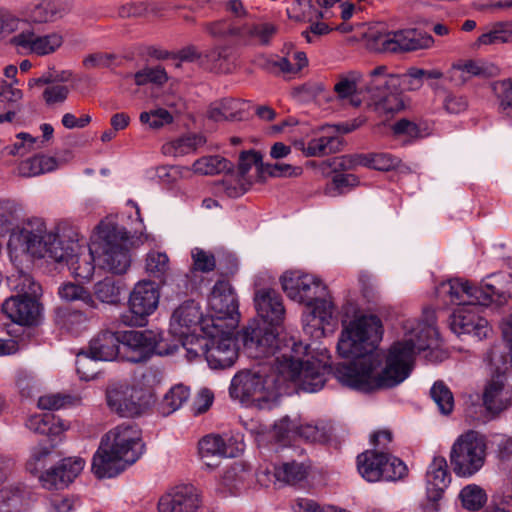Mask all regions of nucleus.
<instances>
[{"label":"nucleus","instance_id":"obj_8","mask_svg":"<svg viewBox=\"0 0 512 512\" xmlns=\"http://www.w3.org/2000/svg\"><path fill=\"white\" fill-rule=\"evenodd\" d=\"M395 76L387 72L384 65L377 66L369 72L364 91L368 106L379 115H393L404 108L399 93L392 89Z\"/></svg>","mask_w":512,"mask_h":512},{"label":"nucleus","instance_id":"obj_64","mask_svg":"<svg viewBox=\"0 0 512 512\" xmlns=\"http://www.w3.org/2000/svg\"><path fill=\"white\" fill-rule=\"evenodd\" d=\"M62 36L58 33L39 35L35 55L44 56L53 53L62 45Z\"/></svg>","mask_w":512,"mask_h":512},{"label":"nucleus","instance_id":"obj_58","mask_svg":"<svg viewBox=\"0 0 512 512\" xmlns=\"http://www.w3.org/2000/svg\"><path fill=\"white\" fill-rule=\"evenodd\" d=\"M167 79V73L161 66L153 68L146 67L134 74V80L138 86H143L147 83L162 85L167 81Z\"/></svg>","mask_w":512,"mask_h":512},{"label":"nucleus","instance_id":"obj_56","mask_svg":"<svg viewBox=\"0 0 512 512\" xmlns=\"http://www.w3.org/2000/svg\"><path fill=\"white\" fill-rule=\"evenodd\" d=\"M330 434L329 427L323 423L298 425L297 436L309 442H325Z\"/></svg>","mask_w":512,"mask_h":512},{"label":"nucleus","instance_id":"obj_14","mask_svg":"<svg viewBox=\"0 0 512 512\" xmlns=\"http://www.w3.org/2000/svg\"><path fill=\"white\" fill-rule=\"evenodd\" d=\"M203 333L208 338L206 361L212 369L230 368L238 357L236 343L230 331H225L221 324L212 320V327L203 326Z\"/></svg>","mask_w":512,"mask_h":512},{"label":"nucleus","instance_id":"obj_23","mask_svg":"<svg viewBox=\"0 0 512 512\" xmlns=\"http://www.w3.org/2000/svg\"><path fill=\"white\" fill-rule=\"evenodd\" d=\"M209 307L219 316L214 321L222 325V319L231 317L238 309L236 295L226 281H218L208 298Z\"/></svg>","mask_w":512,"mask_h":512},{"label":"nucleus","instance_id":"obj_21","mask_svg":"<svg viewBox=\"0 0 512 512\" xmlns=\"http://www.w3.org/2000/svg\"><path fill=\"white\" fill-rule=\"evenodd\" d=\"M257 314L271 327L279 325L285 315L282 297L273 289H260L254 296Z\"/></svg>","mask_w":512,"mask_h":512},{"label":"nucleus","instance_id":"obj_57","mask_svg":"<svg viewBox=\"0 0 512 512\" xmlns=\"http://www.w3.org/2000/svg\"><path fill=\"white\" fill-rule=\"evenodd\" d=\"M139 120L142 124L148 125L152 129H160L173 122V116L164 108H155L150 111H144L140 114Z\"/></svg>","mask_w":512,"mask_h":512},{"label":"nucleus","instance_id":"obj_17","mask_svg":"<svg viewBox=\"0 0 512 512\" xmlns=\"http://www.w3.org/2000/svg\"><path fill=\"white\" fill-rule=\"evenodd\" d=\"M199 454L208 468L218 465L221 458H234L243 451V444L233 437L224 439L220 435H206L199 441Z\"/></svg>","mask_w":512,"mask_h":512},{"label":"nucleus","instance_id":"obj_50","mask_svg":"<svg viewBox=\"0 0 512 512\" xmlns=\"http://www.w3.org/2000/svg\"><path fill=\"white\" fill-rule=\"evenodd\" d=\"M430 395L443 415H448L452 412L454 397L450 389L442 381L434 383L431 387Z\"/></svg>","mask_w":512,"mask_h":512},{"label":"nucleus","instance_id":"obj_32","mask_svg":"<svg viewBox=\"0 0 512 512\" xmlns=\"http://www.w3.org/2000/svg\"><path fill=\"white\" fill-rule=\"evenodd\" d=\"M343 146V139L335 135H324L311 139L303 152L308 157H322L339 152Z\"/></svg>","mask_w":512,"mask_h":512},{"label":"nucleus","instance_id":"obj_16","mask_svg":"<svg viewBox=\"0 0 512 512\" xmlns=\"http://www.w3.org/2000/svg\"><path fill=\"white\" fill-rule=\"evenodd\" d=\"M214 318H203L200 306L193 300L185 301L173 312L170 320V331L176 337L203 333V326L212 327Z\"/></svg>","mask_w":512,"mask_h":512},{"label":"nucleus","instance_id":"obj_2","mask_svg":"<svg viewBox=\"0 0 512 512\" xmlns=\"http://www.w3.org/2000/svg\"><path fill=\"white\" fill-rule=\"evenodd\" d=\"M274 364L275 371L257 365L253 370L235 374L229 387L231 398L247 406L270 409L288 383L313 393L326 382L327 365L311 355L310 344L291 340L279 350Z\"/></svg>","mask_w":512,"mask_h":512},{"label":"nucleus","instance_id":"obj_37","mask_svg":"<svg viewBox=\"0 0 512 512\" xmlns=\"http://www.w3.org/2000/svg\"><path fill=\"white\" fill-rule=\"evenodd\" d=\"M52 449L53 445L43 446L40 444L31 450L30 458L26 463V470L31 476L38 477L39 480H49L45 475V471L48 469L46 465L52 455Z\"/></svg>","mask_w":512,"mask_h":512},{"label":"nucleus","instance_id":"obj_47","mask_svg":"<svg viewBox=\"0 0 512 512\" xmlns=\"http://www.w3.org/2000/svg\"><path fill=\"white\" fill-rule=\"evenodd\" d=\"M178 338L182 341V345L186 350V357L189 361L196 360L201 356L206 358V351L208 350V338L204 333L191 334Z\"/></svg>","mask_w":512,"mask_h":512},{"label":"nucleus","instance_id":"obj_62","mask_svg":"<svg viewBox=\"0 0 512 512\" xmlns=\"http://www.w3.org/2000/svg\"><path fill=\"white\" fill-rule=\"evenodd\" d=\"M191 256L193 259L194 270L203 273H208L214 270L216 261L212 253L201 248H194L191 252Z\"/></svg>","mask_w":512,"mask_h":512},{"label":"nucleus","instance_id":"obj_11","mask_svg":"<svg viewBox=\"0 0 512 512\" xmlns=\"http://www.w3.org/2000/svg\"><path fill=\"white\" fill-rule=\"evenodd\" d=\"M150 391L126 382L113 383L106 391L109 409L121 417H136L143 414L151 404Z\"/></svg>","mask_w":512,"mask_h":512},{"label":"nucleus","instance_id":"obj_15","mask_svg":"<svg viewBox=\"0 0 512 512\" xmlns=\"http://www.w3.org/2000/svg\"><path fill=\"white\" fill-rule=\"evenodd\" d=\"M203 505L202 491L190 482H182L164 494L159 512H197Z\"/></svg>","mask_w":512,"mask_h":512},{"label":"nucleus","instance_id":"obj_40","mask_svg":"<svg viewBox=\"0 0 512 512\" xmlns=\"http://www.w3.org/2000/svg\"><path fill=\"white\" fill-rule=\"evenodd\" d=\"M310 465L296 461L287 462L273 467L275 480H305L314 477L310 472Z\"/></svg>","mask_w":512,"mask_h":512},{"label":"nucleus","instance_id":"obj_10","mask_svg":"<svg viewBox=\"0 0 512 512\" xmlns=\"http://www.w3.org/2000/svg\"><path fill=\"white\" fill-rule=\"evenodd\" d=\"M357 469L366 480H402L408 476V467L403 460L377 449L359 454Z\"/></svg>","mask_w":512,"mask_h":512},{"label":"nucleus","instance_id":"obj_18","mask_svg":"<svg viewBox=\"0 0 512 512\" xmlns=\"http://www.w3.org/2000/svg\"><path fill=\"white\" fill-rule=\"evenodd\" d=\"M40 297L10 296L1 305V312L12 322L22 326H33L41 316Z\"/></svg>","mask_w":512,"mask_h":512},{"label":"nucleus","instance_id":"obj_53","mask_svg":"<svg viewBox=\"0 0 512 512\" xmlns=\"http://www.w3.org/2000/svg\"><path fill=\"white\" fill-rule=\"evenodd\" d=\"M63 10L55 2H44L34 6L30 12V19L34 23H47L62 17Z\"/></svg>","mask_w":512,"mask_h":512},{"label":"nucleus","instance_id":"obj_13","mask_svg":"<svg viewBox=\"0 0 512 512\" xmlns=\"http://www.w3.org/2000/svg\"><path fill=\"white\" fill-rule=\"evenodd\" d=\"M163 333L153 330L121 332L120 359L131 363L145 362L154 354H168L161 348Z\"/></svg>","mask_w":512,"mask_h":512},{"label":"nucleus","instance_id":"obj_55","mask_svg":"<svg viewBox=\"0 0 512 512\" xmlns=\"http://www.w3.org/2000/svg\"><path fill=\"white\" fill-rule=\"evenodd\" d=\"M301 173V167H296L286 163H260L258 167V174L260 178H264L265 174L271 177H296Z\"/></svg>","mask_w":512,"mask_h":512},{"label":"nucleus","instance_id":"obj_42","mask_svg":"<svg viewBox=\"0 0 512 512\" xmlns=\"http://www.w3.org/2000/svg\"><path fill=\"white\" fill-rule=\"evenodd\" d=\"M430 86L434 90L436 97L442 98L443 108L447 113L459 114L467 109L468 102L465 97L447 91L438 83H431Z\"/></svg>","mask_w":512,"mask_h":512},{"label":"nucleus","instance_id":"obj_9","mask_svg":"<svg viewBox=\"0 0 512 512\" xmlns=\"http://www.w3.org/2000/svg\"><path fill=\"white\" fill-rule=\"evenodd\" d=\"M291 340L297 342L295 338L290 337L280 344L274 328L260 323L250 325L241 335L246 354L251 358L266 359L258 365H265L273 371H275L274 361L279 355V350ZM300 343L302 342L300 341Z\"/></svg>","mask_w":512,"mask_h":512},{"label":"nucleus","instance_id":"obj_5","mask_svg":"<svg viewBox=\"0 0 512 512\" xmlns=\"http://www.w3.org/2000/svg\"><path fill=\"white\" fill-rule=\"evenodd\" d=\"M144 443L136 425L121 424L101 440L92 459V472L98 479L117 477L143 454Z\"/></svg>","mask_w":512,"mask_h":512},{"label":"nucleus","instance_id":"obj_20","mask_svg":"<svg viewBox=\"0 0 512 512\" xmlns=\"http://www.w3.org/2000/svg\"><path fill=\"white\" fill-rule=\"evenodd\" d=\"M483 404L492 414H499L512 405V387L507 385L505 373H497L487 382Z\"/></svg>","mask_w":512,"mask_h":512},{"label":"nucleus","instance_id":"obj_43","mask_svg":"<svg viewBox=\"0 0 512 512\" xmlns=\"http://www.w3.org/2000/svg\"><path fill=\"white\" fill-rule=\"evenodd\" d=\"M391 35L392 31L382 27H370L364 35L366 46L375 52L391 53Z\"/></svg>","mask_w":512,"mask_h":512},{"label":"nucleus","instance_id":"obj_12","mask_svg":"<svg viewBox=\"0 0 512 512\" xmlns=\"http://www.w3.org/2000/svg\"><path fill=\"white\" fill-rule=\"evenodd\" d=\"M160 293L152 281H139L130 293L128 300L129 310L120 317L126 326L141 327L147 322L159 304Z\"/></svg>","mask_w":512,"mask_h":512},{"label":"nucleus","instance_id":"obj_19","mask_svg":"<svg viewBox=\"0 0 512 512\" xmlns=\"http://www.w3.org/2000/svg\"><path fill=\"white\" fill-rule=\"evenodd\" d=\"M449 326L457 335L469 334L478 340L488 337L491 332L488 321L470 306L458 307L449 318Z\"/></svg>","mask_w":512,"mask_h":512},{"label":"nucleus","instance_id":"obj_33","mask_svg":"<svg viewBox=\"0 0 512 512\" xmlns=\"http://www.w3.org/2000/svg\"><path fill=\"white\" fill-rule=\"evenodd\" d=\"M471 284L462 279H452L440 285L438 292L447 295L452 304L459 307L468 306L471 298Z\"/></svg>","mask_w":512,"mask_h":512},{"label":"nucleus","instance_id":"obj_38","mask_svg":"<svg viewBox=\"0 0 512 512\" xmlns=\"http://www.w3.org/2000/svg\"><path fill=\"white\" fill-rule=\"evenodd\" d=\"M461 506L471 512L482 509L488 500L487 492L481 486L471 483L464 486L459 493Z\"/></svg>","mask_w":512,"mask_h":512},{"label":"nucleus","instance_id":"obj_29","mask_svg":"<svg viewBox=\"0 0 512 512\" xmlns=\"http://www.w3.org/2000/svg\"><path fill=\"white\" fill-rule=\"evenodd\" d=\"M452 70L455 74L460 73L459 77L462 82L467 81L470 77L492 78L500 73V69L493 63L473 60L454 65Z\"/></svg>","mask_w":512,"mask_h":512},{"label":"nucleus","instance_id":"obj_45","mask_svg":"<svg viewBox=\"0 0 512 512\" xmlns=\"http://www.w3.org/2000/svg\"><path fill=\"white\" fill-rule=\"evenodd\" d=\"M189 394V389L183 385L172 387L165 394L160 404L162 414L170 415L178 410L187 401Z\"/></svg>","mask_w":512,"mask_h":512},{"label":"nucleus","instance_id":"obj_39","mask_svg":"<svg viewBox=\"0 0 512 512\" xmlns=\"http://www.w3.org/2000/svg\"><path fill=\"white\" fill-rule=\"evenodd\" d=\"M58 295L63 301L66 302L79 301L87 307L93 309L97 307V304L92 294L83 286H80L72 282L63 283L58 288Z\"/></svg>","mask_w":512,"mask_h":512},{"label":"nucleus","instance_id":"obj_3","mask_svg":"<svg viewBox=\"0 0 512 512\" xmlns=\"http://www.w3.org/2000/svg\"><path fill=\"white\" fill-rule=\"evenodd\" d=\"M8 248L11 253L65 262L72 275L81 280H90L95 270L96 257L92 249L87 250L72 239L61 238L48 230L41 219L29 221L22 229L12 232Z\"/></svg>","mask_w":512,"mask_h":512},{"label":"nucleus","instance_id":"obj_30","mask_svg":"<svg viewBox=\"0 0 512 512\" xmlns=\"http://www.w3.org/2000/svg\"><path fill=\"white\" fill-rule=\"evenodd\" d=\"M512 41V29L508 23L496 22L487 25L476 40L474 46L498 45Z\"/></svg>","mask_w":512,"mask_h":512},{"label":"nucleus","instance_id":"obj_22","mask_svg":"<svg viewBox=\"0 0 512 512\" xmlns=\"http://www.w3.org/2000/svg\"><path fill=\"white\" fill-rule=\"evenodd\" d=\"M88 351L94 360L113 361L120 359L121 332L100 331L91 339Z\"/></svg>","mask_w":512,"mask_h":512},{"label":"nucleus","instance_id":"obj_61","mask_svg":"<svg viewBox=\"0 0 512 512\" xmlns=\"http://www.w3.org/2000/svg\"><path fill=\"white\" fill-rule=\"evenodd\" d=\"M26 22L16 17L9 10L0 7V38H4L11 33L20 31Z\"/></svg>","mask_w":512,"mask_h":512},{"label":"nucleus","instance_id":"obj_54","mask_svg":"<svg viewBox=\"0 0 512 512\" xmlns=\"http://www.w3.org/2000/svg\"><path fill=\"white\" fill-rule=\"evenodd\" d=\"M38 38L39 34L22 26L19 33L10 39V43L21 53L35 54Z\"/></svg>","mask_w":512,"mask_h":512},{"label":"nucleus","instance_id":"obj_36","mask_svg":"<svg viewBox=\"0 0 512 512\" xmlns=\"http://www.w3.org/2000/svg\"><path fill=\"white\" fill-rule=\"evenodd\" d=\"M26 426L29 430L48 436H56L67 429L66 425L55 420L52 415L49 414H38L33 415L26 421Z\"/></svg>","mask_w":512,"mask_h":512},{"label":"nucleus","instance_id":"obj_28","mask_svg":"<svg viewBox=\"0 0 512 512\" xmlns=\"http://www.w3.org/2000/svg\"><path fill=\"white\" fill-rule=\"evenodd\" d=\"M244 110V103L235 99H223L211 104L207 114L208 118L215 121L241 120Z\"/></svg>","mask_w":512,"mask_h":512},{"label":"nucleus","instance_id":"obj_1","mask_svg":"<svg viewBox=\"0 0 512 512\" xmlns=\"http://www.w3.org/2000/svg\"><path fill=\"white\" fill-rule=\"evenodd\" d=\"M403 329V338L383 355L376 351L382 337L377 316L363 315L349 322L341 332L337 351L352 361L336 364L335 378L342 385L365 393L391 389L404 382L412 372L415 356L437 345L438 331L433 313L426 321L407 320Z\"/></svg>","mask_w":512,"mask_h":512},{"label":"nucleus","instance_id":"obj_6","mask_svg":"<svg viewBox=\"0 0 512 512\" xmlns=\"http://www.w3.org/2000/svg\"><path fill=\"white\" fill-rule=\"evenodd\" d=\"M97 229L95 253L99 268L114 275L125 274L131 266L129 232L111 219L101 221Z\"/></svg>","mask_w":512,"mask_h":512},{"label":"nucleus","instance_id":"obj_24","mask_svg":"<svg viewBox=\"0 0 512 512\" xmlns=\"http://www.w3.org/2000/svg\"><path fill=\"white\" fill-rule=\"evenodd\" d=\"M391 53H402L429 48L433 43L430 35L416 29L392 31Z\"/></svg>","mask_w":512,"mask_h":512},{"label":"nucleus","instance_id":"obj_31","mask_svg":"<svg viewBox=\"0 0 512 512\" xmlns=\"http://www.w3.org/2000/svg\"><path fill=\"white\" fill-rule=\"evenodd\" d=\"M58 168V162L54 157L36 155L22 161L18 166V173L22 177H35L51 172Z\"/></svg>","mask_w":512,"mask_h":512},{"label":"nucleus","instance_id":"obj_51","mask_svg":"<svg viewBox=\"0 0 512 512\" xmlns=\"http://www.w3.org/2000/svg\"><path fill=\"white\" fill-rule=\"evenodd\" d=\"M205 139L201 135H188L181 137L169 145L165 146V153H171L174 156H181L194 151L197 147L203 145Z\"/></svg>","mask_w":512,"mask_h":512},{"label":"nucleus","instance_id":"obj_48","mask_svg":"<svg viewBox=\"0 0 512 512\" xmlns=\"http://www.w3.org/2000/svg\"><path fill=\"white\" fill-rule=\"evenodd\" d=\"M95 297L102 303L116 304L120 300L121 289L112 278H105L93 287Z\"/></svg>","mask_w":512,"mask_h":512},{"label":"nucleus","instance_id":"obj_35","mask_svg":"<svg viewBox=\"0 0 512 512\" xmlns=\"http://www.w3.org/2000/svg\"><path fill=\"white\" fill-rule=\"evenodd\" d=\"M232 54L228 46H218L204 53V68L220 72L228 73L232 68Z\"/></svg>","mask_w":512,"mask_h":512},{"label":"nucleus","instance_id":"obj_63","mask_svg":"<svg viewBox=\"0 0 512 512\" xmlns=\"http://www.w3.org/2000/svg\"><path fill=\"white\" fill-rule=\"evenodd\" d=\"M471 298H469L468 306L478 311V306H488L495 294V287L486 285L485 287L471 286Z\"/></svg>","mask_w":512,"mask_h":512},{"label":"nucleus","instance_id":"obj_41","mask_svg":"<svg viewBox=\"0 0 512 512\" xmlns=\"http://www.w3.org/2000/svg\"><path fill=\"white\" fill-rule=\"evenodd\" d=\"M56 321L62 328L77 334L85 328L88 317L78 310L59 308L56 312Z\"/></svg>","mask_w":512,"mask_h":512},{"label":"nucleus","instance_id":"obj_4","mask_svg":"<svg viewBox=\"0 0 512 512\" xmlns=\"http://www.w3.org/2000/svg\"><path fill=\"white\" fill-rule=\"evenodd\" d=\"M281 285L293 301L305 304L302 315L303 331L318 340L325 334L335 314L332 297L321 279L301 271H287L281 276Z\"/></svg>","mask_w":512,"mask_h":512},{"label":"nucleus","instance_id":"obj_52","mask_svg":"<svg viewBox=\"0 0 512 512\" xmlns=\"http://www.w3.org/2000/svg\"><path fill=\"white\" fill-rule=\"evenodd\" d=\"M23 92L13 87V83H8L5 80L0 81V103L5 109H11L18 112L22 111Z\"/></svg>","mask_w":512,"mask_h":512},{"label":"nucleus","instance_id":"obj_60","mask_svg":"<svg viewBox=\"0 0 512 512\" xmlns=\"http://www.w3.org/2000/svg\"><path fill=\"white\" fill-rule=\"evenodd\" d=\"M361 75L358 72H350L347 76L340 77L334 86V91L341 99L353 96L357 92Z\"/></svg>","mask_w":512,"mask_h":512},{"label":"nucleus","instance_id":"obj_27","mask_svg":"<svg viewBox=\"0 0 512 512\" xmlns=\"http://www.w3.org/2000/svg\"><path fill=\"white\" fill-rule=\"evenodd\" d=\"M343 161L347 164L345 167L353 168L358 165L371 167L380 171H388L395 168L399 160L386 153H376L370 155L344 156Z\"/></svg>","mask_w":512,"mask_h":512},{"label":"nucleus","instance_id":"obj_59","mask_svg":"<svg viewBox=\"0 0 512 512\" xmlns=\"http://www.w3.org/2000/svg\"><path fill=\"white\" fill-rule=\"evenodd\" d=\"M27 493L20 482H12L0 490V499L3 503L13 508L20 506Z\"/></svg>","mask_w":512,"mask_h":512},{"label":"nucleus","instance_id":"obj_46","mask_svg":"<svg viewBox=\"0 0 512 512\" xmlns=\"http://www.w3.org/2000/svg\"><path fill=\"white\" fill-rule=\"evenodd\" d=\"M146 271L150 276L160 279L163 284H167L165 277L169 271L168 256L158 251L148 253L146 257Z\"/></svg>","mask_w":512,"mask_h":512},{"label":"nucleus","instance_id":"obj_44","mask_svg":"<svg viewBox=\"0 0 512 512\" xmlns=\"http://www.w3.org/2000/svg\"><path fill=\"white\" fill-rule=\"evenodd\" d=\"M232 163L220 156H207L196 160L193 170L202 175H213L232 169Z\"/></svg>","mask_w":512,"mask_h":512},{"label":"nucleus","instance_id":"obj_25","mask_svg":"<svg viewBox=\"0 0 512 512\" xmlns=\"http://www.w3.org/2000/svg\"><path fill=\"white\" fill-rule=\"evenodd\" d=\"M277 32V27L269 22L244 23L233 30L232 34L242 40L245 44L257 43L262 46L270 44L271 39Z\"/></svg>","mask_w":512,"mask_h":512},{"label":"nucleus","instance_id":"obj_26","mask_svg":"<svg viewBox=\"0 0 512 512\" xmlns=\"http://www.w3.org/2000/svg\"><path fill=\"white\" fill-rule=\"evenodd\" d=\"M85 467V460L81 457H66L50 466L45 475L49 480H75Z\"/></svg>","mask_w":512,"mask_h":512},{"label":"nucleus","instance_id":"obj_34","mask_svg":"<svg viewBox=\"0 0 512 512\" xmlns=\"http://www.w3.org/2000/svg\"><path fill=\"white\" fill-rule=\"evenodd\" d=\"M9 285L11 290L15 293L13 296L19 297H40L42 295V288L34 278L23 271H18L12 274L9 278Z\"/></svg>","mask_w":512,"mask_h":512},{"label":"nucleus","instance_id":"obj_49","mask_svg":"<svg viewBox=\"0 0 512 512\" xmlns=\"http://www.w3.org/2000/svg\"><path fill=\"white\" fill-rule=\"evenodd\" d=\"M491 88L498 99L500 112L505 116L512 117V80L493 82Z\"/></svg>","mask_w":512,"mask_h":512},{"label":"nucleus","instance_id":"obj_7","mask_svg":"<svg viewBox=\"0 0 512 512\" xmlns=\"http://www.w3.org/2000/svg\"><path fill=\"white\" fill-rule=\"evenodd\" d=\"M486 442L483 435L468 430L459 435L450 450V464L457 477L469 478L483 466L486 455Z\"/></svg>","mask_w":512,"mask_h":512}]
</instances>
